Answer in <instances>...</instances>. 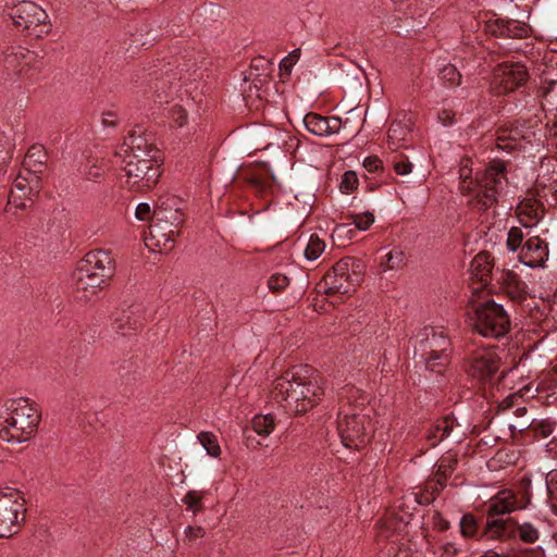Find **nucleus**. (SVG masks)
Returning a JSON list of instances; mask_svg holds the SVG:
<instances>
[{"mask_svg":"<svg viewBox=\"0 0 557 557\" xmlns=\"http://www.w3.org/2000/svg\"><path fill=\"white\" fill-rule=\"evenodd\" d=\"M271 395L287 411L299 414L307 412L321 400L323 389L317 380L295 370L274 381Z\"/></svg>","mask_w":557,"mask_h":557,"instance_id":"obj_1","label":"nucleus"},{"mask_svg":"<svg viewBox=\"0 0 557 557\" xmlns=\"http://www.w3.org/2000/svg\"><path fill=\"white\" fill-rule=\"evenodd\" d=\"M41 420L38 404L29 398L8 399L0 413V438L4 442H26L37 431Z\"/></svg>","mask_w":557,"mask_h":557,"instance_id":"obj_2","label":"nucleus"},{"mask_svg":"<svg viewBox=\"0 0 557 557\" xmlns=\"http://www.w3.org/2000/svg\"><path fill=\"white\" fill-rule=\"evenodd\" d=\"M470 173L467 166L460 169V191L469 196V203L473 208L485 211L497 202V196L507 183L506 166L500 161L493 162L475 183L468 182Z\"/></svg>","mask_w":557,"mask_h":557,"instance_id":"obj_3","label":"nucleus"},{"mask_svg":"<svg viewBox=\"0 0 557 557\" xmlns=\"http://www.w3.org/2000/svg\"><path fill=\"white\" fill-rule=\"evenodd\" d=\"M181 202L175 197L161 199L153 211L146 245L150 249L166 252L173 249L175 238L180 235L184 223Z\"/></svg>","mask_w":557,"mask_h":557,"instance_id":"obj_4","label":"nucleus"},{"mask_svg":"<svg viewBox=\"0 0 557 557\" xmlns=\"http://www.w3.org/2000/svg\"><path fill=\"white\" fill-rule=\"evenodd\" d=\"M366 409L348 406L338 416V433L347 448L361 449L372 435V423Z\"/></svg>","mask_w":557,"mask_h":557,"instance_id":"obj_5","label":"nucleus"},{"mask_svg":"<svg viewBox=\"0 0 557 557\" xmlns=\"http://www.w3.org/2000/svg\"><path fill=\"white\" fill-rule=\"evenodd\" d=\"M471 325L484 337L500 338L510 331L511 323L504 307L488 300L474 308Z\"/></svg>","mask_w":557,"mask_h":557,"instance_id":"obj_6","label":"nucleus"},{"mask_svg":"<svg viewBox=\"0 0 557 557\" xmlns=\"http://www.w3.org/2000/svg\"><path fill=\"white\" fill-rule=\"evenodd\" d=\"M26 499L22 491L5 487L0 490V537L17 534L26 519Z\"/></svg>","mask_w":557,"mask_h":557,"instance_id":"obj_7","label":"nucleus"},{"mask_svg":"<svg viewBox=\"0 0 557 557\" xmlns=\"http://www.w3.org/2000/svg\"><path fill=\"white\" fill-rule=\"evenodd\" d=\"M361 282L359 264L354 258L336 262L319 283L320 292L331 295H350Z\"/></svg>","mask_w":557,"mask_h":557,"instance_id":"obj_8","label":"nucleus"},{"mask_svg":"<svg viewBox=\"0 0 557 557\" xmlns=\"http://www.w3.org/2000/svg\"><path fill=\"white\" fill-rule=\"evenodd\" d=\"M9 15L16 27L36 38H41L50 32L48 14L33 1L18 2L10 9Z\"/></svg>","mask_w":557,"mask_h":557,"instance_id":"obj_9","label":"nucleus"},{"mask_svg":"<svg viewBox=\"0 0 557 557\" xmlns=\"http://www.w3.org/2000/svg\"><path fill=\"white\" fill-rule=\"evenodd\" d=\"M163 160H136L133 164H123L125 185L133 191H145L157 185L161 176Z\"/></svg>","mask_w":557,"mask_h":557,"instance_id":"obj_10","label":"nucleus"},{"mask_svg":"<svg viewBox=\"0 0 557 557\" xmlns=\"http://www.w3.org/2000/svg\"><path fill=\"white\" fill-rule=\"evenodd\" d=\"M529 79V72L521 63L497 65L490 82V91L495 96L515 91Z\"/></svg>","mask_w":557,"mask_h":557,"instance_id":"obj_11","label":"nucleus"},{"mask_svg":"<svg viewBox=\"0 0 557 557\" xmlns=\"http://www.w3.org/2000/svg\"><path fill=\"white\" fill-rule=\"evenodd\" d=\"M120 154L123 164H133L136 160H163L156 145L146 135L136 132L129 133L124 139Z\"/></svg>","mask_w":557,"mask_h":557,"instance_id":"obj_12","label":"nucleus"},{"mask_svg":"<svg viewBox=\"0 0 557 557\" xmlns=\"http://www.w3.org/2000/svg\"><path fill=\"white\" fill-rule=\"evenodd\" d=\"M502 358L493 348L475 351L468 361L467 372L479 382H487L499 371Z\"/></svg>","mask_w":557,"mask_h":557,"instance_id":"obj_13","label":"nucleus"},{"mask_svg":"<svg viewBox=\"0 0 557 557\" xmlns=\"http://www.w3.org/2000/svg\"><path fill=\"white\" fill-rule=\"evenodd\" d=\"M485 32L492 36L510 39H524L531 34V27L525 22L513 18L494 17L485 22Z\"/></svg>","mask_w":557,"mask_h":557,"instance_id":"obj_14","label":"nucleus"},{"mask_svg":"<svg viewBox=\"0 0 557 557\" xmlns=\"http://www.w3.org/2000/svg\"><path fill=\"white\" fill-rule=\"evenodd\" d=\"M102 276L103 274L95 275L77 265L73 273V286L76 297L84 301L94 298L109 283Z\"/></svg>","mask_w":557,"mask_h":557,"instance_id":"obj_15","label":"nucleus"},{"mask_svg":"<svg viewBox=\"0 0 557 557\" xmlns=\"http://www.w3.org/2000/svg\"><path fill=\"white\" fill-rule=\"evenodd\" d=\"M77 265L95 275L103 274L102 278L107 282L114 275V259L107 250L96 249L87 252Z\"/></svg>","mask_w":557,"mask_h":557,"instance_id":"obj_16","label":"nucleus"},{"mask_svg":"<svg viewBox=\"0 0 557 557\" xmlns=\"http://www.w3.org/2000/svg\"><path fill=\"white\" fill-rule=\"evenodd\" d=\"M549 249L546 240L540 236H530L521 247L519 259L529 268L543 267L548 259Z\"/></svg>","mask_w":557,"mask_h":557,"instance_id":"obj_17","label":"nucleus"},{"mask_svg":"<svg viewBox=\"0 0 557 557\" xmlns=\"http://www.w3.org/2000/svg\"><path fill=\"white\" fill-rule=\"evenodd\" d=\"M37 193L29 180L22 174L13 182V186L10 191L5 211L9 212L11 207L24 210L27 205V200H32L33 196Z\"/></svg>","mask_w":557,"mask_h":557,"instance_id":"obj_18","label":"nucleus"},{"mask_svg":"<svg viewBox=\"0 0 557 557\" xmlns=\"http://www.w3.org/2000/svg\"><path fill=\"white\" fill-rule=\"evenodd\" d=\"M516 213L521 225L530 228L543 219L545 207L539 199L527 197L517 206Z\"/></svg>","mask_w":557,"mask_h":557,"instance_id":"obj_19","label":"nucleus"},{"mask_svg":"<svg viewBox=\"0 0 557 557\" xmlns=\"http://www.w3.org/2000/svg\"><path fill=\"white\" fill-rule=\"evenodd\" d=\"M304 123L308 132L321 137L338 133L342 126L338 117H324L313 112L305 115Z\"/></svg>","mask_w":557,"mask_h":557,"instance_id":"obj_20","label":"nucleus"},{"mask_svg":"<svg viewBox=\"0 0 557 557\" xmlns=\"http://www.w3.org/2000/svg\"><path fill=\"white\" fill-rule=\"evenodd\" d=\"M518 495L511 490H502L490 499L487 516H500L518 511Z\"/></svg>","mask_w":557,"mask_h":557,"instance_id":"obj_21","label":"nucleus"},{"mask_svg":"<svg viewBox=\"0 0 557 557\" xmlns=\"http://www.w3.org/2000/svg\"><path fill=\"white\" fill-rule=\"evenodd\" d=\"M500 288L512 300L521 301L527 297V284L512 270H503L498 278Z\"/></svg>","mask_w":557,"mask_h":557,"instance_id":"obj_22","label":"nucleus"},{"mask_svg":"<svg viewBox=\"0 0 557 557\" xmlns=\"http://www.w3.org/2000/svg\"><path fill=\"white\" fill-rule=\"evenodd\" d=\"M411 139V127L409 121H393L387 132L388 148L396 151L400 148H408Z\"/></svg>","mask_w":557,"mask_h":557,"instance_id":"obj_23","label":"nucleus"},{"mask_svg":"<svg viewBox=\"0 0 557 557\" xmlns=\"http://www.w3.org/2000/svg\"><path fill=\"white\" fill-rule=\"evenodd\" d=\"M449 346L448 338L441 332L425 330V337L420 342L421 354H440V359H446V351Z\"/></svg>","mask_w":557,"mask_h":557,"instance_id":"obj_24","label":"nucleus"},{"mask_svg":"<svg viewBox=\"0 0 557 557\" xmlns=\"http://www.w3.org/2000/svg\"><path fill=\"white\" fill-rule=\"evenodd\" d=\"M145 318L139 306L132 307L127 311H123L115 319V327L122 335H127L132 331H136L144 325Z\"/></svg>","mask_w":557,"mask_h":557,"instance_id":"obj_25","label":"nucleus"},{"mask_svg":"<svg viewBox=\"0 0 557 557\" xmlns=\"http://www.w3.org/2000/svg\"><path fill=\"white\" fill-rule=\"evenodd\" d=\"M516 519H492L486 522L485 534L491 540L509 541L515 539Z\"/></svg>","mask_w":557,"mask_h":557,"instance_id":"obj_26","label":"nucleus"},{"mask_svg":"<svg viewBox=\"0 0 557 557\" xmlns=\"http://www.w3.org/2000/svg\"><path fill=\"white\" fill-rule=\"evenodd\" d=\"M454 426V418L446 416L430 425L425 432V441L431 447H435L438 443L450 435Z\"/></svg>","mask_w":557,"mask_h":557,"instance_id":"obj_27","label":"nucleus"},{"mask_svg":"<svg viewBox=\"0 0 557 557\" xmlns=\"http://www.w3.org/2000/svg\"><path fill=\"white\" fill-rule=\"evenodd\" d=\"M519 539L524 544H535L541 537V531L531 521L519 522L516 520L515 539Z\"/></svg>","mask_w":557,"mask_h":557,"instance_id":"obj_28","label":"nucleus"},{"mask_svg":"<svg viewBox=\"0 0 557 557\" xmlns=\"http://www.w3.org/2000/svg\"><path fill=\"white\" fill-rule=\"evenodd\" d=\"M406 264V253L399 248L395 247L388 251L382 259L380 267L382 271L399 270Z\"/></svg>","mask_w":557,"mask_h":557,"instance_id":"obj_29","label":"nucleus"},{"mask_svg":"<svg viewBox=\"0 0 557 557\" xmlns=\"http://www.w3.org/2000/svg\"><path fill=\"white\" fill-rule=\"evenodd\" d=\"M108 166L103 159L99 158H91L87 160V163L82 171V174L88 180V181H97L101 178Z\"/></svg>","mask_w":557,"mask_h":557,"instance_id":"obj_30","label":"nucleus"},{"mask_svg":"<svg viewBox=\"0 0 557 557\" xmlns=\"http://www.w3.org/2000/svg\"><path fill=\"white\" fill-rule=\"evenodd\" d=\"M252 429L253 431L261 435L268 436L270 435L275 426L274 418L271 414H259L252 419Z\"/></svg>","mask_w":557,"mask_h":557,"instance_id":"obj_31","label":"nucleus"},{"mask_svg":"<svg viewBox=\"0 0 557 557\" xmlns=\"http://www.w3.org/2000/svg\"><path fill=\"white\" fill-rule=\"evenodd\" d=\"M197 437L208 455L214 458H218L221 455V447L216 436L213 433L200 432Z\"/></svg>","mask_w":557,"mask_h":557,"instance_id":"obj_32","label":"nucleus"},{"mask_svg":"<svg viewBox=\"0 0 557 557\" xmlns=\"http://www.w3.org/2000/svg\"><path fill=\"white\" fill-rule=\"evenodd\" d=\"M205 497L203 491H188L183 497L182 502L186 506L187 510L198 513L203 510L202 499Z\"/></svg>","mask_w":557,"mask_h":557,"instance_id":"obj_33","label":"nucleus"},{"mask_svg":"<svg viewBox=\"0 0 557 557\" xmlns=\"http://www.w3.org/2000/svg\"><path fill=\"white\" fill-rule=\"evenodd\" d=\"M516 135H517V132H512V131L500 132L495 139L496 147L500 150H506V151H511V150L516 149L519 146V139Z\"/></svg>","mask_w":557,"mask_h":557,"instance_id":"obj_34","label":"nucleus"},{"mask_svg":"<svg viewBox=\"0 0 557 557\" xmlns=\"http://www.w3.org/2000/svg\"><path fill=\"white\" fill-rule=\"evenodd\" d=\"M325 242L317 234H312L306 247L305 256L308 260H315L322 255V252L325 250Z\"/></svg>","mask_w":557,"mask_h":557,"instance_id":"obj_35","label":"nucleus"},{"mask_svg":"<svg viewBox=\"0 0 557 557\" xmlns=\"http://www.w3.org/2000/svg\"><path fill=\"white\" fill-rule=\"evenodd\" d=\"M438 355L440 354H421V357L424 360L426 369H429L433 372L441 373L448 364L449 356L446 352V359L443 361L440 359Z\"/></svg>","mask_w":557,"mask_h":557,"instance_id":"obj_36","label":"nucleus"},{"mask_svg":"<svg viewBox=\"0 0 557 557\" xmlns=\"http://www.w3.org/2000/svg\"><path fill=\"white\" fill-rule=\"evenodd\" d=\"M440 76L441 79H443L450 87L459 86L461 83V74L453 64L444 65L441 70Z\"/></svg>","mask_w":557,"mask_h":557,"instance_id":"obj_37","label":"nucleus"},{"mask_svg":"<svg viewBox=\"0 0 557 557\" xmlns=\"http://www.w3.org/2000/svg\"><path fill=\"white\" fill-rule=\"evenodd\" d=\"M171 125L177 128L184 127L188 122L187 111L180 104H174L169 111Z\"/></svg>","mask_w":557,"mask_h":557,"instance_id":"obj_38","label":"nucleus"},{"mask_svg":"<svg viewBox=\"0 0 557 557\" xmlns=\"http://www.w3.org/2000/svg\"><path fill=\"white\" fill-rule=\"evenodd\" d=\"M522 487L518 493V507L519 510L525 509L531 504L532 494L530 491L531 481L529 479L522 480Z\"/></svg>","mask_w":557,"mask_h":557,"instance_id":"obj_39","label":"nucleus"},{"mask_svg":"<svg viewBox=\"0 0 557 557\" xmlns=\"http://www.w3.org/2000/svg\"><path fill=\"white\" fill-rule=\"evenodd\" d=\"M358 177L354 171H346L342 177L339 188L342 193L349 194L357 189Z\"/></svg>","mask_w":557,"mask_h":557,"instance_id":"obj_40","label":"nucleus"},{"mask_svg":"<svg viewBox=\"0 0 557 557\" xmlns=\"http://www.w3.org/2000/svg\"><path fill=\"white\" fill-rule=\"evenodd\" d=\"M471 267L474 271H481L482 276L490 273L492 270L490 256L487 253L476 255L471 263Z\"/></svg>","mask_w":557,"mask_h":557,"instance_id":"obj_41","label":"nucleus"},{"mask_svg":"<svg viewBox=\"0 0 557 557\" xmlns=\"http://www.w3.org/2000/svg\"><path fill=\"white\" fill-rule=\"evenodd\" d=\"M457 463V460L451 456H445L440 459L437 465L436 475L448 478Z\"/></svg>","mask_w":557,"mask_h":557,"instance_id":"obj_42","label":"nucleus"},{"mask_svg":"<svg viewBox=\"0 0 557 557\" xmlns=\"http://www.w3.org/2000/svg\"><path fill=\"white\" fill-rule=\"evenodd\" d=\"M288 284H289L288 277L281 273H275V274L271 275L268 281L269 288L274 293L284 290L288 286Z\"/></svg>","mask_w":557,"mask_h":557,"instance_id":"obj_43","label":"nucleus"},{"mask_svg":"<svg viewBox=\"0 0 557 557\" xmlns=\"http://www.w3.org/2000/svg\"><path fill=\"white\" fill-rule=\"evenodd\" d=\"M460 530L463 536L470 537L476 532V520L474 516L467 513L461 518Z\"/></svg>","mask_w":557,"mask_h":557,"instance_id":"obj_44","label":"nucleus"},{"mask_svg":"<svg viewBox=\"0 0 557 557\" xmlns=\"http://www.w3.org/2000/svg\"><path fill=\"white\" fill-rule=\"evenodd\" d=\"M356 228L367 231L374 222V215L371 212L351 215Z\"/></svg>","mask_w":557,"mask_h":557,"instance_id":"obj_45","label":"nucleus"},{"mask_svg":"<svg viewBox=\"0 0 557 557\" xmlns=\"http://www.w3.org/2000/svg\"><path fill=\"white\" fill-rule=\"evenodd\" d=\"M554 483L557 484V471L549 472L546 479L547 492L550 498V509L557 516V496H555Z\"/></svg>","mask_w":557,"mask_h":557,"instance_id":"obj_46","label":"nucleus"},{"mask_svg":"<svg viewBox=\"0 0 557 557\" xmlns=\"http://www.w3.org/2000/svg\"><path fill=\"white\" fill-rule=\"evenodd\" d=\"M523 233L519 227H511L508 232L507 246L511 251H516L522 244Z\"/></svg>","mask_w":557,"mask_h":557,"instance_id":"obj_47","label":"nucleus"},{"mask_svg":"<svg viewBox=\"0 0 557 557\" xmlns=\"http://www.w3.org/2000/svg\"><path fill=\"white\" fill-rule=\"evenodd\" d=\"M299 57H300V50L299 49L293 50L286 58H284L281 61L280 70L289 74L293 65L297 62Z\"/></svg>","mask_w":557,"mask_h":557,"instance_id":"obj_48","label":"nucleus"},{"mask_svg":"<svg viewBox=\"0 0 557 557\" xmlns=\"http://www.w3.org/2000/svg\"><path fill=\"white\" fill-rule=\"evenodd\" d=\"M393 166L398 175H407L412 171V163L401 156L398 160L393 161Z\"/></svg>","mask_w":557,"mask_h":557,"instance_id":"obj_49","label":"nucleus"},{"mask_svg":"<svg viewBox=\"0 0 557 557\" xmlns=\"http://www.w3.org/2000/svg\"><path fill=\"white\" fill-rule=\"evenodd\" d=\"M205 529L202 527H187L185 530L186 537L189 541H194L205 536Z\"/></svg>","mask_w":557,"mask_h":557,"instance_id":"obj_50","label":"nucleus"},{"mask_svg":"<svg viewBox=\"0 0 557 557\" xmlns=\"http://www.w3.org/2000/svg\"><path fill=\"white\" fill-rule=\"evenodd\" d=\"M363 166L369 172H375L382 166V161L377 157H368L363 161Z\"/></svg>","mask_w":557,"mask_h":557,"instance_id":"obj_51","label":"nucleus"},{"mask_svg":"<svg viewBox=\"0 0 557 557\" xmlns=\"http://www.w3.org/2000/svg\"><path fill=\"white\" fill-rule=\"evenodd\" d=\"M150 211V206L146 202H141L137 206L135 214L138 220L144 221L149 219Z\"/></svg>","mask_w":557,"mask_h":557,"instance_id":"obj_52","label":"nucleus"},{"mask_svg":"<svg viewBox=\"0 0 557 557\" xmlns=\"http://www.w3.org/2000/svg\"><path fill=\"white\" fill-rule=\"evenodd\" d=\"M458 554V548L454 543H445L442 546V557H456Z\"/></svg>","mask_w":557,"mask_h":557,"instance_id":"obj_53","label":"nucleus"},{"mask_svg":"<svg viewBox=\"0 0 557 557\" xmlns=\"http://www.w3.org/2000/svg\"><path fill=\"white\" fill-rule=\"evenodd\" d=\"M517 398L516 394H510L504 398V400L499 404L502 409H509L513 406V401Z\"/></svg>","mask_w":557,"mask_h":557,"instance_id":"obj_54","label":"nucleus"},{"mask_svg":"<svg viewBox=\"0 0 557 557\" xmlns=\"http://www.w3.org/2000/svg\"><path fill=\"white\" fill-rule=\"evenodd\" d=\"M446 479L447 478H444L442 475H436V474L434 475L432 482H435L436 485H438V487H436V492H438L440 490H442L445 486Z\"/></svg>","mask_w":557,"mask_h":557,"instance_id":"obj_55","label":"nucleus"},{"mask_svg":"<svg viewBox=\"0 0 557 557\" xmlns=\"http://www.w3.org/2000/svg\"><path fill=\"white\" fill-rule=\"evenodd\" d=\"M36 152H38V153H40V152H41V150H40V148H39V147H32V148L29 149V151H28V153H27V156H26V160H25L26 164H29V163H30V161H32V159L35 157Z\"/></svg>","mask_w":557,"mask_h":557,"instance_id":"obj_56","label":"nucleus"},{"mask_svg":"<svg viewBox=\"0 0 557 557\" xmlns=\"http://www.w3.org/2000/svg\"><path fill=\"white\" fill-rule=\"evenodd\" d=\"M438 117L445 123V124H448V123H451L453 119H451V113L449 111H442L441 114L438 115Z\"/></svg>","mask_w":557,"mask_h":557,"instance_id":"obj_57","label":"nucleus"},{"mask_svg":"<svg viewBox=\"0 0 557 557\" xmlns=\"http://www.w3.org/2000/svg\"><path fill=\"white\" fill-rule=\"evenodd\" d=\"M549 136L557 138V121L549 126Z\"/></svg>","mask_w":557,"mask_h":557,"instance_id":"obj_58","label":"nucleus"},{"mask_svg":"<svg viewBox=\"0 0 557 557\" xmlns=\"http://www.w3.org/2000/svg\"><path fill=\"white\" fill-rule=\"evenodd\" d=\"M103 124L113 126L115 123L113 121H110V119H103Z\"/></svg>","mask_w":557,"mask_h":557,"instance_id":"obj_59","label":"nucleus"},{"mask_svg":"<svg viewBox=\"0 0 557 557\" xmlns=\"http://www.w3.org/2000/svg\"><path fill=\"white\" fill-rule=\"evenodd\" d=\"M448 527H449L448 522L445 521L442 523L441 530H446V529H448Z\"/></svg>","mask_w":557,"mask_h":557,"instance_id":"obj_60","label":"nucleus"},{"mask_svg":"<svg viewBox=\"0 0 557 557\" xmlns=\"http://www.w3.org/2000/svg\"><path fill=\"white\" fill-rule=\"evenodd\" d=\"M255 62H257V63H263V62H267V61H265V59H263V58H258V59H256V60H255Z\"/></svg>","mask_w":557,"mask_h":557,"instance_id":"obj_61","label":"nucleus"},{"mask_svg":"<svg viewBox=\"0 0 557 557\" xmlns=\"http://www.w3.org/2000/svg\"><path fill=\"white\" fill-rule=\"evenodd\" d=\"M34 181H36V182H37V177L30 178V181H29V182L32 183V182H34Z\"/></svg>","mask_w":557,"mask_h":557,"instance_id":"obj_62","label":"nucleus"},{"mask_svg":"<svg viewBox=\"0 0 557 557\" xmlns=\"http://www.w3.org/2000/svg\"><path fill=\"white\" fill-rule=\"evenodd\" d=\"M34 181H36V182H37V177L30 178V181H29V182L32 183V182H34Z\"/></svg>","mask_w":557,"mask_h":557,"instance_id":"obj_63","label":"nucleus"}]
</instances>
